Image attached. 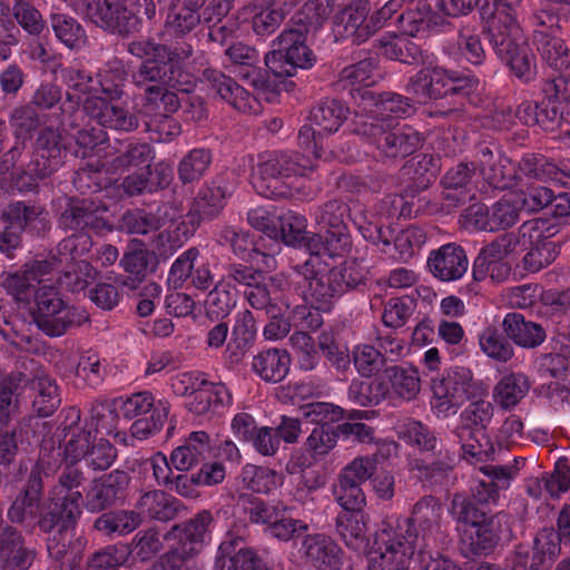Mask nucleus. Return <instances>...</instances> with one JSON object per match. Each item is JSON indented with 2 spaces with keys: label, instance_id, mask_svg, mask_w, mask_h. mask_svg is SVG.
<instances>
[{
  "label": "nucleus",
  "instance_id": "11",
  "mask_svg": "<svg viewBox=\"0 0 570 570\" xmlns=\"http://www.w3.org/2000/svg\"><path fill=\"white\" fill-rule=\"evenodd\" d=\"M472 402L461 412L460 424L453 430L458 442L461 444L463 458H472L482 461L493 452L492 444L485 440V429L493 416V406L483 396L471 400Z\"/></svg>",
  "mask_w": 570,
  "mask_h": 570
},
{
  "label": "nucleus",
  "instance_id": "35",
  "mask_svg": "<svg viewBox=\"0 0 570 570\" xmlns=\"http://www.w3.org/2000/svg\"><path fill=\"white\" fill-rule=\"evenodd\" d=\"M533 42L549 67L560 72L570 73V49L563 39L554 32L534 30Z\"/></svg>",
  "mask_w": 570,
  "mask_h": 570
},
{
  "label": "nucleus",
  "instance_id": "28",
  "mask_svg": "<svg viewBox=\"0 0 570 570\" xmlns=\"http://www.w3.org/2000/svg\"><path fill=\"white\" fill-rule=\"evenodd\" d=\"M225 56L233 67V72L248 81L254 88L265 87L262 70L258 67L259 55L255 48L243 42H235L227 47Z\"/></svg>",
  "mask_w": 570,
  "mask_h": 570
},
{
  "label": "nucleus",
  "instance_id": "44",
  "mask_svg": "<svg viewBox=\"0 0 570 570\" xmlns=\"http://www.w3.org/2000/svg\"><path fill=\"white\" fill-rule=\"evenodd\" d=\"M375 47L383 57L402 63L412 65L421 58L420 48L404 35H384L375 40Z\"/></svg>",
  "mask_w": 570,
  "mask_h": 570
},
{
  "label": "nucleus",
  "instance_id": "57",
  "mask_svg": "<svg viewBox=\"0 0 570 570\" xmlns=\"http://www.w3.org/2000/svg\"><path fill=\"white\" fill-rule=\"evenodd\" d=\"M512 341L497 328L487 327L479 336L481 351L490 358L507 363L514 356Z\"/></svg>",
  "mask_w": 570,
  "mask_h": 570
},
{
  "label": "nucleus",
  "instance_id": "41",
  "mask_svg": "<svg viewBox=\"0 0 570 570\" xmlns=\"http://www.w3.org/2000/svg\"><path fill=\"white\" fill-rule=\"evenodd\" d=\"M529 377L520 372L503 375L495 384L493 397L503 410L515 407L530 390Z\"/></svg>",
  "mask_w": 570,
  "mask_h": 570
},
{
  "label": "nucleus",
  "instance_id": "21",
  "mask_svg": "<svg viewBox=\"0 0 570 570\" xmlns=\"http://www.w3.org/2000/svg\"><path fill=\"white\" fill-rule=\"evenodd\" d=\"M167 59H147L131 73L132 83L144 90L145 97L159 94L160 88L178 85L175 67Z\"/></svg>",
  "mask_w": 570,
  "mask_h": 570
},
{
  "label": "nucleus",
  "instance_id": "45",
  "mask_svg": "<svg viewBox=\"0 0 570 570\" xmlns=\"http://www.w3.org/2000/svg\"><path fill=\"white\" fill-rule=\"evenodd\" d=\"M340 511L336 517V528L342 538L360 539L366 530V521L363 507L366 501H337Z\"/></svg>",
  "mask_w": 570,
  "mask_h": 570
},
{
  "label": "nucleus",
  "instance_id": "10",
  "mask_svg": "<svg viewBox=\"0 0 570 570\" xmlns=\"http://www.w3.org/2000/svg\"><path fill=\"white\" fill-rule=\"evenodd\" d=\"M212 521V513L203 510L187 523L174 525L164 538L177 539V546L161 556L150 570H180L186 559L198 553L210 541Z\"/></svg>",
  "mask_w": 570,
  "mask_h": 570
},
{
  "label": "nucleus",
  "instance_id": "47",
  "mask_svg": "<svg viewBox=\"0 0 570 570\" xmlns=\"http://www.w3.org/2000/svg\"><path fill=\"white\" fill-rule=\"evenodd\" d=\"M493 3L492 26L490 35L494 32H509L519 36V17L523 9L524 0H484Z\"/></svg>",
  "mask_w": 570,
  "mask_h": 570
},
{
  "label": "nucleus",
  "instance_id": "51",
  "mask_svg": "<svg viewBox=\"0 0 570 570\" xmlns=\"http://www.w3.org/2000/svg\"><path fill=\"white\" fill-rule=\"evenodd\" d=\"M153 253L142 247L129 248L120 259V266L128 274L121 284L129 289H135L145 279Z\"/></svg>",
  "mask_w": 570,
  "mask_h": 570
},
{
  "label": "nucleus",
  "instance_id": "2",
  "mask_svg": "<svg viewBox=\"0 0 570 570\" xmlns=\"http://www.w3.org/2000/svg\"><path fill=\"white\" fill-rule=\"evenodd\" d=\"M125 76L126 70L119 61L107 63L97 73L100 90L106 97H87L82 102V110L102 127L129 132L139 127V119L135 112L117 104L124 95Z\"/></svg>",
  "mask_w": 570,
  "mask_h": 570
},
{
  "label": "nucleus",
  "instance_id": "55",
  "mask_svg": "<svg viewBox=\"0 0 570 570\" xmlns=\"http://www.w3.org/2000/svg\"><path fill=\"white\" fill-rule=\"evenodd\" d=\"M400 440L421 451H434L438 439L434 432L425 424L414 419H405L396 428Z\"/></svg>",
  "mask_w": 570,
  "mask_h": 570
},
{
  "label": "nucleus",
  "instance_id": "36",
  "mask_svg": "<svg viewBox=\"0 0 570 570\" xmlns=\"http://www.w3.org/2000/svg\"><path fill=\"white\" fill-rule=\"evenodd\" d=\"M224 481L223 468L218 464H203L200 470L190 475L178 474L171 480L166 491L175 492L180 497L199 495L197 488L200 485H216Z\"/></svg>",
  "mask_w": 570,
  "mask_h": 570
},
{
  "label": "nucleus",
  "instance_id": "43",
  "mask_svg": "<svg viewBox=\"0 0 570 570\" xmlns=\"http://www.w3.org/2000/svg\"><path fill=\"white\" fill-rule=\"evenodd\" d=\"M570 489V466L567 459H559L554 465V471L550 474H543L542 478H535L530 481L528 492L534 498L543 495V491L551 497H558Z\"/></svg>",
  "mask_w": 570,
  "mask_h": 570
},
{
  "label": "nucleus",
  "instance_id": "22",
  "mask_svg": "<svg viewBox=\"0 0 570 570\" xmlns=\"http://www.w3.org/2000/svg\"><path fill=\"white\" fill-rule=\"evenodd\" d=\"M558 546L546 535H537L533 547L519 544L508 559L511 570H549Z\"/></svg>",
  "mask_w": 570,
  "mask_h": 570
},
{
  "label": "nucleus",
  "instance_id": "26",
  "mask_svg": "<svg viewBox=\"0 0 570 570\" xmlns=\"http://www.w3.org/2000/svg\"><path fill=\"white\" fill-rule=\"evenodd\" d=\"M212 449L210 435L205 431H194L188 434L181 445L173 450L170 463L180 472L189 471L205 461Z\"/></svg>",
  "mask_w": 570,
  "mask_h": 570
},
{
  "label": "nucleus",
  "instance_id": "23",
  "mask_svg": "<svg viewBox=\"0 0 570 570\" xmlns=\"http://www.w3.org/2000/svg\"><path fill=\"white\" fill-rule=\"evenodd\" d=\"M35 550L24 546L21 533L11 525L0 528V563L2 570H28Z\"/></svg>",
  "mask_w": 570,
  "mask_h": 570
},
{
  "label": "nucleus",
  "instance_id": "56",
  "mask_svg": "<svg viewBox=\"0 0 570 570\" xmlns=\"http://www.w3.org/2000/svg\"><path fill=\"white\" fill-rule=\"evenodd\" d=\"M240 478L245 489L259 494H271L281 484L276 472L250 463L243 466Z\"/></svg>",
  "mask_w": 570,
  "mask_h": 570
},
{
  "label": "nucleus",
  "instance_id": "60",
  "mask_svg": "<svg viewBox=\"0 0 570 570\" xmlns=\"http://www.w3.org/2000/svg\"><path fill=\"white\" fill-rule=\"evenodd\" d=\"M213 156L209 149L194 148L178 164V177L184 184L199 180L208 170Z\"/></svg>",
  "mask_w": 570,
  "mask_h": 570
},
{
  "label": "nucleus",
  "instance_id": "38",
  "mask_svg": "<svg viewBox=\"0 0 570 570\" xmlns=\"http://www.w3.org/2000/svg\"><path fill=\"white\" fill-rule=\"evenodd\" d=\"M557 232V227L548 222V230H544L541 237L528 240L531 247L522 258L524 271L537 273L554 262L559 252L556 244L549 240V238L556 235Z\"/></svg>",
  "mask_w": 570,
  "mask_h": 570
},
{
  "label": "nucleus",
  "instance_id": "13",
  "mask_svg": "<svg viewBox=\"0 0 570 570\" xmlns=\"http://www.w3.org/2000/svg\"><path fill=\"white\" fill-rule=\"evenodd\" d=\"M30 314L37 327L50 337L62 336L83 320L76 308L65 303L57 288L48 285L39 287Z\"/></svg>",
  "mask_w": 570,
  "mask_h": 570
},
{
  "label": "nucleus",
  "instance_id": "33",
  "mask_svg": "<svg viewBox=\"0 0 570 570\" xmlns=\"http://www.w3.org/2000/svg\"><path fill=\"white\" fill-rule=\"evenodd\" d=\"M420 104L444 97V68H423L412 76L405 87Z\"/></svg>",
  "mask_w": 570,
  "mask_h": 570
},
{
  "label": "nucleus",
  "instance_id": "42",
  "mask_svg": "<svg viewBox=\"0 0 570 570\" xmlns=\"http://www.w3.org/2000/svg\"><path fill=\"white\" fill-rule=\"evenodd\" d=\"M232 403V394L223 383L207 381L198 393L189 399L186 406L196 414L204 415L209 412H217L220 407Z\"/></svg>",
  "mask_w": 570,
  "mask_h": 570
},
{
  "label": "nucleus",
  "instance_id": "17",
  "mask_svg": "<svg viewBox=\"0 0 570 570\" xmlns=\"http://www.w3.org/2000/svg\"><path fill=\"white\" fill-rule=\"evenodd\" d=\"M202 80L207 82L222 99L238 111L244 114H257L259 111L261 104L258 99L222 71L207 68L203 71Z\"/></svg>",
  "mask_w": 570,
  "mask_h": 570
},
{
  "label": "nucleus",
  "instance_id": "5",
  "mask_svg": "<svg viewBox=\"0 0 570 570\" xmlns=\"http://www.w3.org/2000/svg\"><path fill=\"white\" fill-rule=\"evenodd\" d=\"M355 132L375 147L376 157L382 163L405 158L421 146V136L416 130L400 126L392 119L360 122Z\"/></svg>",
  "mask_w": 570,
  "mask_h": 570
},
{
  "label": "nucleus",
  "instance_id": "52",
  "mask_svg": "<svg viewBox=\"0 0 570 570\" xmlns=\"http://www.w3.org/2000/svg\"><path fill=\"white\" fill-rule=\"evenodd\" d=\"M517 118L527 126L538 125L543 129H551L560 119V111L557 106H549L548 102L539 105L535 101L525 100L515 110Z\"/></svg>",
  "mask_w": 570,
  "mask_h": 570
},
{
  "label": "nucleus",
  "instance_id": "24",
  "mask_svg": "<svg viewBox=\"0 0 570 570\" xmlns=\"http://www.w3.org/2000/svg\"><path fill=\"white\" fill-rule=\"evenodd\" d=\"M375 461L368 456L355 458L342 469L337 482L333 485L336 499H364L365 494L360 488L374 472Z\"/></svg>",
  "mask_w": 570,
  "mask_h": 570
},
{
  "label": "nucleus",
  "instance_id": "1",
  "mask_svg": "<svg viewBox=\"0 0 570 570\" xmlns=\"http://www.w3.org/2000/svg\"><path fill=\"white\" fill-rule=\"evenodd\" d=\"M445 537L430 521L417 530L411 518H389L375 533L365 554L367 570H410L412 557L417 554L422 570H461L436 549Z\"/></svg>",
  "mask_w": 570,
  "mask_h": 570
},
{
  "label": "nucleus",
  "instance_id": "6",
  "mask_svg": "<svg viewBox=\"0 0 570 570\" xmlns=\"http://www.w3.org/2000/svg\"><path fill=\"white\" fill-rule=\"evenodd\" d=\"M432 394L433 412L438 417L446 419L456 414L466 401L484 396L487 387L473 377L470 368L453 366L432 381Z\"/></svg>",
  "mask_w": 570,
  "mask_h": 570
},
{
  "label": "nucleus",
  "instance_id": "18",
  "mask_svg": "<svg viewBox=\"0 0 570 570\" xmlns=\"http://www.w3.org/2000/svg\"><path fill=\"white\" fill-rule=\"evenodd\" d=\"M347 206L337 199L328 200L315 212V220L321 233L330 234L328 245L334 253H345L350 246V235L344 223Z\"/></svg>",
  "mask_w": 570,
  "mask_h": 570
},
{
  "label": "nucleus",
  "instance_id": "15",
  "mask_svg": "<svg viewBox=\"0 0 570 570\" xmlns=\"http://www.w3.org/2000/svg\"><path fill=\"white\" fill-rule=\"evenodd\" d=\"M232 193L230 184L223 176L216 177L209 184L203 186L187 214L190 224L198 226L205 220L216 218L224 209L226 199Z\"/></svg>",
  "mask_w": 570,
  "mask_h": 570
},
{
  "label": "nucleus",
  "instance_id": "49",
  "mask_svg": "<svg viewBox=\"0 0 570 570\" xmlns=\"http://www.w3.org/2000/svg\"><path fill=\"white\" fill-rule=\"evenodd\" d=\"M335 3L336 0H305L292 23L304 28L305 32H315L328 20Z\"/></svg>",
  "mask_w": 570,
  "mask_h": 570
},
{
  "label": "nucleus",
  "instance_id": "58",
  "mask_svg": "<svg viewBox=\"0 0 570 570\" xmlns=\"http://www.w3.org/2000/svg\"><path fill=\"white\" fill-rule=\"evenodd\" d=\"M70 417L72 419L71 423L66 428L69 430L70 439L66 442L65 445V458L71 464L80 461L81 459H86L90 446L92 444V434L90 431L77 429L73 430L72 425L77 424L80 420V411L77 409H70Z\"/></svg>",
  "mask_w": 570,
  "mask_h": 570
},
{
  "label": "nucleus",
  "instance_id": "37",
  "mask_svg": "<svg viewBox=\"0 0 570 570\" xmlns=\"http://www.w3.org/2000/svg\"><path fill=\"white\" fill-rule=\"evenodd\" d=\"M503 518L504 515H499L497 519H490L476 528L463 529L461 542L466 547L469 553L488 556L494 550L501 539L498 527Z\"/></svg>",
  "mask_w": 570,
  "mask_h": 570
},
{
  "label": "nucleus",
  "instance_id": "20",
  "mask_svg": "<svg viewBox=\"0 0 570 570\" xmlns=\"http://www.w3.org/2000/svg\"><path fill=\"white\" fill-rule=\"evenodd\" d=\"M469 259L465 250L454 243L441 246L432 250L428 258V267L431 274L441 282H454L460 279L468 271Z\"/></svg>",
  "mask_w": 570,
  "mask_h": 570
},
{
  "label": "nucleus",
  "instance_id": "29",
  "mask_svg": "<svg viewBox=\"0 0 570 570\" xmlns=\"http://www.w3.org/2000/svg\"><path fill=\"white\" fill-rule=\"evenodd\" d=\"M504 334L518 346L537 348L547 338V332L539 323L529 321L520 313H508L502 322Z\"/></svg>",
  "mask_w": 570,
  "mask_h": 570
},
{
  "label": "nucleus",
  "instance_id": "54",
  "mask_svg": "<svg viewBox=\"0 0 570 570\" xmlns=\"http://www.w3.org/2000/svg\"><path fill=\"white\" fill-rule=\"evenodd\" d=\"M83 495L91 497V488L88 490L82 472L73 464L66 466L51 490L50 499H81Z\"/></svg>",
  "mask_w": 570,
  "mask_h": 570
},
{
  "label": "nucleus",
  "instance_id": "48",
  "mask_svg": "<svg viewBox=\"0 0 570 570\" xmlns=\"http://www.w3.org/2000/svg\"><path fill=\"white\" fill-rule=\"evenodd\" d=\"M362 100L366 106H373L374 112L384 117H404L413 111L411 98L404 97L395 92L374 94L373 91H364Z\"/></svg>",
  "mask_w": 570,
  "mask_h": 570
},
{
  "label": "nucleus",
  "instance_id": "32",
  "mask_svg": "<svg viewBox=\"0 0 570 570\" xmlns=\"http://www.w3.org/2000/svg\"><path fill=\"white\" fill-rule=\"evenodd\" d=\"M376 79V62L370 58L343 68L334 85L337 90H347L354 99L356 95L362 99V94L367 91L364 88L373 86Z\"/></svg>",
  "mask_w": 570,
  "mask_h": 570
},
{
  "label": "nucleus",
  "instance_id": "53",
  "mask_svg": "<svg viewBox=\"0 0 570 570\" xmlns=\"http://www.w3.org/2000/svg\"><path fill=\"white\" fill-rule=\"evenodd\" d=\"M348 109L340 100L324 99L318 102L309 115L311 121L325 132L337 131L346 119Z\"/></svg>",
  "mask_w": 570,
  "mask_h": 570
},
{
  "label": "nucleus",
  "instance_id": "46",
  "mask_svg": "<svg viewBox=\"0 0 570 570\" xmlns=\"http://www.w3.org/2000/svg\"><path fill=\"white\" fill-rule=\"evenodd\" d=\"M50 27L57 40L66 48L78 51L85 47L87 42L86 30L73 17L53 12L50 14Z\"/></svg>",
  "mask_w": 570,
  "mask_h": 570
},
{
  "label": "nucleus",
  "instance_id": "34",
  "mask_svg": "<svg viewBox=\"0 0 570 570\" xmlns=\"http://www.w3.org/2000/svg\"><path fill=\"white\" fill-rule=\"evenodd\" d=\"M291 0H263L255 7L252 17V29L258 37H268L274 33L285 20L293 8Z\"/></svg>",
  "mask_w": 570,
  "mask_h": 570
},
{
  "label": "nucleus",
  "instance_id": "27",
  "mask_svg": "<svg viewBox=\"0 0 570 570\" xmlns=\"http://www.w3.org/2000/svg\"><path fill=\"white\" fill-rule=\"evenodd\" d=\"M256 333L257 327L253 313L248 309L238 312L226 345L225 358L230 364H238L252 348Z\"/></svg>",
  "mask_w": 570,
  "mask_h": 570
},
{
  "label": "nucleus",
  "instance_id": "7",
  "mask_svg": "<svg viewBox=\"0 0 570 570\" xmlns=\"http://www.w3.org/2000/svg\"><path fill=\"white\" fill-rule=\"evenodd\" d=\"M63 138L53 129L40 131L36 146L27 164L21 163L13 181L19 190L28 191L37 187L38 181L49 177L63 164L67 156Z\"/></svg>",
  "mask_w": 570,
  "mask_h": 570
},
{
  "label": "nucleus",
  "instance_id": "14",
  "mask_svg": "<svg viewBox=\"0 0 570 570\" xmlns=\"http://www.w3.org/2000/svg\"><path fill=\"white\" fill-rule=\"evenodd\" d=\"M490 42L518 79L525 83L534 79L535 57L519 36L492 31Z\"/></svg>",
  "mask_w": 570,
  "mask_h": 570
},
{
  "label": "nucleus",
  "instance_id": "8",
  "mask_svg": "<svg viewBox=\"0 0 570 570\" xmlns=\"http://www.w3.org/2000/svg\"><path fill=\"white\" fill-rule=\"evenodd\" d=\"M308 33L304 28L293 24L273 40V50L265 56V65L274 76L293 77L297 69L314 66L316 56L306 45Z\"/></svg>",
  "mask_w": 570,
  "mask_h": 570
},
{
  "label": "nucleus",
  "instance_id": "12",
  "mask_svg": "<svg viewBox=\"0 0 570 570\" xmlns=\"http://www.w3.org/2000/svg\"><path fill=\"white\" fill-rule=\"evenodd\" d=\"M235 0H181L167 13L164 35L184 38L202 22H219L230 11Z\"/></svg>",
  "mask_w": 570,
  "mask_h": 570
},
{
  "label": "nucleus",
  "instance_id": "40",
  "mask_svg": "<svg viewBox=\"0 0 570 570\" xmlns=\"http://www.w3.org/2000/svg\"><path fill=\"white\" fill-rule=\"evenodd\" d=\"M140 512L134 510L108 511L99 515L94 528L102 535L114 539L132 532L141 523Z\"/></svg>",
  "mask_w": 570,
  "mask_h": 570
},
{
  "label": "nucleus",
  "instance_id": "59",
  "mask_svg": "<svg viewBox=\"0 0 570 570\" xmlns=\"http://www.w3.org/2000/svg\"><path fill=\"white\" fill-rule=\"evenodd\" d=\"M544 230H548V220L533 219L523 223L517 232L504 233L499 237L507 255H510L518 249H525L528 240L541 237Z\"/></svg>",
  "mask_w": 570,
  "mask_h": 570
},
{
  "label": "nucleus",
  "instance_id": "62",
  "mask_svg": "<svg viewBox=\"0 0 570 570\" xmlns=\"http://www.w3.org/2000/svg\"><path fill=\"white\" fill-rule=\"evenodd\" d=\"M42 210L36 206H28L22 202H17L8 206L2 214V222L18 236L27 228L31 227L37 220L42 222L45 218Z\"/></svg>",
  "mask_w": 570,
  "mask_h": 570
},
{
  "label": "nucleus",
  "instance_id": "64",
  "mask_svg": "<svg viewBox=\"0 0 570 570\" xmlns=\"http://www.w3.org/2000/svg\"><path fill=\"white\" fill-rule=\"evenodd\" d=\"M306 218L292 210H287L277 218V242L283 240L286 245L301 247L306 233Z\"/></svg>",
  "mask_w": 570,
  "mask_h": 570
},
{
  "label": "nucleus",
  "instance_id": "4",
  "mask_svg": "<svg viewBox=\"0 0 570 570\" xmlns=\"http://www.w3.org/2000/svg\"><path fill=\"white\" fill-rule=\"evenodd\" d=\"M314 160L294 150L272 151L259 156L253 169V185L258 194L266 198L285 197L282 180L302 177L314 169Z\"/></svg>",
  "mask_w": 570,
  "mask_h": 570
},
{
  "label": "nucleus",
  "instance_id": "16",
  "mask_svg": "<svg viewBox=\"0 0 570 570\" xmlns=\"http://www.w3.org/2000/svg\"><path fill=\"white\" fill-rule=\"evenodd\" d=\"M107 209L96 205L89 199L72 200L60 216V225L65 229L79 233L94 232L96 234L110 230L105 218Z\"/></svg>",
  "mask_w": 570,
  "mask_h": 570
},
{
  "label": "nucleus",
  "instance_id": "31",
  "mask_svg": "<svg viewBox=\"0 0 570 570\" xmlns=\"http://www.w3.org/2000/svg\"><path fill=\"white\" fill-rule=\"evenodd\" d=\"M291 356L286 350L267 348L252 358V371L266 383L282 382L288 374Z\"/></svg>",
  "mask_w": 570,
  "mask_h": 570
},
{
  "label": "nucleus",
  "instance_id": "63",
  "mask_svg": "<svg viewBox=\"0 0 570 570\" xmlns=\"http://www.w3.org/2000/svg\"><path fill=\"white\" fill-rule=\"evenodd\" d=\"M33 389L37 392L32 407L39 416L51 415L60 405V396L56 382L49 376H39L33 382Z\"/></svg>",
  "mask_w": 570,
  "mask_h": 570
},
{
  "label": "nucleus",
  "instance_id": "19",
  "mask_svg": "<svg viewBox=\"0 0 570 570\" xmlns=\"http://www.w3.org/2000/svg\"><path fill=\"white\" fill-rule=\"evenodd\" d=\"M301 551L306 563L316 570H341L343 568L344 551L326 534H307L302 542Z\"/></svg>",
  "mask_w": 570,
  "mask_h": 570
},
{
  "label": "nucleus",
  "instance_id": "50",
  "mask_svg": "<svg viewBox=\"0 0 570 570\" xmlns=\"http://www.w3.org/2000/svg\"><path fill=\"white\" fill-rule=\"evenodd\" d=\"M384 376L400 397L411 401L421 390L419 371L412 366L390 365L384 368Z\"/></svg>",
  "mask_w": 570,
  "mask_h": 570
},
{
  "label": "nucleus",
  "instance_id": "39",
  "mask_svg": "<svg viewBox=\"0 0 570 570\" xmlns=\"http://www.w3.org/2000/svg\"><path fill=\"white\" fill-rule=\"evenodd\" d=\"M368 8L343 9L336 20L337 36L352 39L354 43L366 41L372 35V26L370 18L366 19Z\"/></svg>",
  "mask_w": 570,
  "mask_h": 570
},
{
  "label": "nucleus",
  "instance_id": "61",
  "mask_svg": "<svg viewBox=\"0 0 570 570\" xmlns=\"http://www.w3.org/2000/svg\"><path fill=\"white\" fill-rule=\"evenodd\" d=\"M439 160L431 155L416 156L402 167V175L407 177L419 188H426L439 171Z\"/></svg>",
  "mask_w": 570,
  "mask_h": 570
},
{
  "label": "nucleus",
  "instance_id": "3",
  "mask_svg": "<svg viewBox=\"0 0 570 570\" xmlns=\"http://www.w3.org/2000/svg\"><path fill=\"white\" fill-rule=\"evenodd\" d=\"M46 501H12L8 510V518L12 522L26 523L27 525L38 524L43 532H50L57 529L58 537L53 535L49 540V553H53V543L56 542V558L66 553V548L70 542L69 531L73 530L81 509L78 501H50L53 504L45 507Z\"/></svg>",
  "mask_w": 570,
  "mask_h": 570
},
{
  "label": "nucleus",
  "instance_id": "25",
  "mask_svg": "<svg viewBox=\"0 0 570 570\" xmlns=\"http://www.w3.org/2000/svg\"><path fill=\"white\" fill-rule=\"evenodd\" d=\"M476 157L480 174L490 186L497 189L513 186L515 173L510 159L500 154L495 155L489 145H481Z\"/></svg>",
  "mask_w": 570,
  "mask_h": 570
},
{
  "label": "nucleus",
  "instance_id": "9",
  "mask_svg": "<svg viewBox=\"0 0 570 570\" xmlns=\"http://www.w3.org/2000/svg\"><path fill=\"white\" fill-rule=\"evenodd\" d=\"M292 284L294 289L312 306L328 311L342 296L333 273L322 259L308 257L303 264L293 267Z\"/></svg>",
  "mask_w": 570,
  "mask_h": 570
},
{
  "label": "nucleus",
  "instance_id": "30",
  "mask_svg": "<svg viewBox=\"0 0 570 570\" xmlns=\"http://www.w3.org/2000/svg\"><path fill=\"white\" fill-rule=\"evenodd\" d=\"M126 48L131 56L144 61L160 58L169 61L186 60L193 55V46L187 42L170 47L149 37L137 38L128 42Z\"/></svg>",
  "mask_w": 570,
  "mask_h": 570
}]
</instances>
